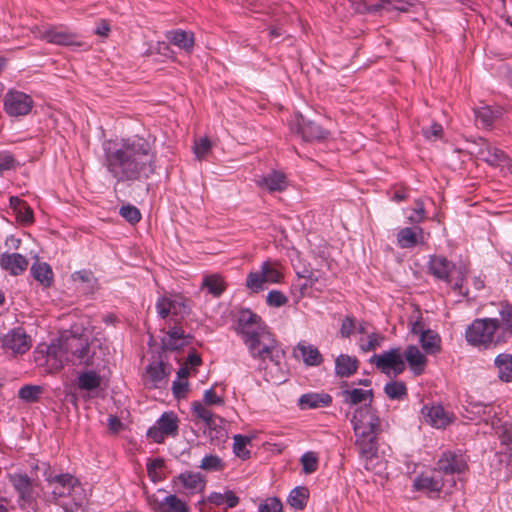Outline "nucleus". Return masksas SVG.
I'll return each mask as SVG.
<instances>
[{
    "instance_id": "1",
    "label": "nucleus",
    "mask_w": 512,
    "mask_h": 512,
    "mask_svg": "<svg viewBox=\"0 0 512 512\" xmlns=\"http://www.w3.org/2000/svg\"><path fill=\"white\" fill-rule=\"evenodd\" d=\"M102 148L103 166L117 183L144 182L156 171L157 152L149 138L133 135L106 140Z\"/></svg>"
},
{
    "instance_id": "2",
    "label": "nucleus",
    "mask_w": 512,
    "mask_h": 512,
    "mask_svg": "<svg viewBox=\"0 0 512 512\" xmlns=\"http://www.w3.org/2000/svg\"><path fill=\"white\" fill-rule=\"evenodd\" d=\"M50 489L47 501L60 506L64 512H84L89 504L91 490H86L80 480L70 473L45 474Z\"/></svg>"
},
{
    "instance_id": "3",
    "label": "nucleus",
    "mask_w": 512,
    "mask_h": 512,
    "mask_svg": "<svg viewBox=\"0 0 512 512\" xmlns=\"http://www.w3.org/2000/svg\"><path fill=\"white\" fill-rule=\"evenodd\" d=\"M351 424L359 457L364 462V467L370 469V462L378 454V438L382 432L378 411L370 404L360 406L354 411Z\"/></svg>"
},
{
    "instance_id": "4",
    "label": "nucleus",
    "mask_w": 512,
    "mask_h": 512,
    "mask_svg": "<svg viewBox=\"0 0 512 512\" xmlns=\"http://www.w3.org/2000/svg\"><path fill=\"white\" fill-rule=\"evenodd\" d=\"M60 352L65 361H78V364L96 369L105 368L110 354L109 345L98 338L91 341L83 335L71 334L62 339Z\"/></svg>"
},
{
    "instance_id": "5",
    "label": "nucleus",
    "mask_w": 512,
    "mask_h": 512,
    "mask_svg": "<svg viewBox=\"0 0 512 512\" xmlns=\"http://www.w3.org/2000/svg\"><path fill=\"white\" fill-rule=\"evenodd\" d=\"M243 340L254 359L262 362L269 359L275 366L280 365L284 351L267 327L244 337Z\"/></svg>"
},
{
    "instance_id": "6",
    "label": "nucleus",
    "mask_w": 512,
    "mask_h": 512,
    "mask_svg": "<svg viewBox=\"0 0 512 512\" xmlns=\"http://www.w3.org/2000/svg\"><path fill=\"white\" fill-rule=\"evenodd\" d=\"M498 329H500V322L497 318L475 319L467 327L465 338L468 344L474 347L497 346L504 343L503 337H495Z\"/></svg>"
},
{
    "instance_id": "7",
    "label": "nucleus",
    "mask_w": 512,
    "mask_h": 512,
    "mask_svg": "<svg viewBox=\"0 0 512 512\" xmlns=\"http://www.w3.org/2000/svg\"><path fill=\"white\" fill-rule=\"evenodd\" d=\"M284 278L278 261H264L258 271L250 272L246 277V287L254 293L264 289L266 283L277 284Z\"/></svg>"
},
{
    "instance_id": "8",
    "label": "nucleus",
    "mask_w": 512,
    "mask_h": 512,
    "mask_svg": "<svg viewBox=\"0 0 512 512\" xmlns=\"http://www.w3.org/2000/svg\"><path fill=\"white\" fill-rule=\"evenodd\" d=\"M156 312L162 319L174 317L175 322L183 319L190 313V306L185 297L179 294L160 296L155 304Z\"/></svg>"
},
{
    "instance_id": "9",
    "label": "nucleus",
    "mask_w": 512,
    "mask_h": 512,
    "mask_svg": "<svg viewBox=\"0 0 512 512\" xmlns=\"http://www.w3.org/2000/svg\"><path fill=\"white\" fill-rule=\"evenodd\" d=\"M370 362L386 375L392 373L394 376H398L403 373L406 368L400 347H393L381 354H374L370 358Z\"/></svg>"
},
{
    "instance_id": "10",
    "label": "nucleus",
    "mask_w": 512,
    "mask_h": 512,
    "mask_svg": "<svg viewBox=\"0 0 512 512\" xmlns=\"http://www.w3.org/2000/svg\"><path fill=\"white\" fill-rule=\"evenodd\" d=\"M3 102L4 111L11 117L26 116L34 106L30 95L14 89L6 92Z\"/></svg>"
},
{
    "instance_id": "11",
    "label": "nucleus",
    "mask_w": 512,
    "mask_h": 512,
    "mask_svg": "<svg viewBox=\"0 0 512 512\" xmlns=\"http://www.w3.org/2000/svg\"><path fill=\"white\" fill-rule=\"evenodd\" d=\"M416 491L425 493L431 499H437L445 486L444 477L435 468L418 475L413 482Z\"/></svg>"
},
{
    "instance_id": "12",
    "label": "nucleus",
    "mask_w": 512,
    "mask_h": 512,
    "mask_svg": "<svg viewBox=\"0 0 512 512\" xmlns=\"http://www.w3.org/2000/svg\"><path fill=\"white\" fill-rule=\"evenodd\" d=\"M179 419L170 411L164 412L156 421V424L147 431V436L155 443H162L167 437H175L178 434Z\"/></svg>"
},
{
    "instance_id": "13",
    "label": "nucleus",
    "mask_w": 512,
    "mask_h": 512,
    "mask_svg": "<svg viewBox=\"0 0 512 512\" xmlns=\"http://www.w3.org/2000/svg\"><path fill=\"white\" fill-rule=\"evenodd\" d=\"M290 130L301 136L305 142L322 141L329 135L326 129L311 120L305 119L301 114L295 116L290 124Z\"/></svg>"
},
{
    "instance_id": "14",
    "label": "nucleus",
    "mask_w": 512,
    "mask_h": 512,
    "mask_svg": "<svg viewBox=\"0 0 512 512\" xmlns=\"http://www.w3.org/2000/svg\"><path fill=\"white\" fill-rule=\"evenodd\" d=\"M434 468L445 477L465 472L468 465L465 456L460 452L445 451L436 462Z\"/></svg>"
},
{
    "instance_id": "15",
    "label": "nucleus",
    "mask_w": 512,
    "mask_h": 512,
    "mask_svg": "<svg viewBox=\"0 0 512 512\" xmlns=\"http://www.w3.org/2000/svg\"><path fill=\"white\" fill-rule=\"evenodd\" d=\"M1 347L13 355L24 354L32 346V340L21 327L10 330L0 338Z\"/></svg>"
},
{
    "instance_id": "16",
    "label": "nucleus",
    "mask_w": 512,
    "mask_h": 512,
    "mask_svg": "<svg viewBox=\"0 0 512 512\" xmlns=\"http://www.w3.org/2000/svg\"><path fill=\"white\" fill-rule=\"evenodd\" d=\"M147 502L154 512H190L187 503L174 494L159 498L156 494L148 495Z\"/></svg>"
},
{
    "instance_id": "17",
    "label": "nucleus",
    "mask_w": 512,
    "mask_h": 512,
    "mask_svg": "<svg viewBox=\"0 0 512 512\" xmlns=\"http://www.w3.org/2000/svg\"><path fill=\"white\" fill-rule=\"evenodd\" d=\"M41 37L48 43L55 45L82 46V43L78 40V35L63 26L48 27L42 31Z\"/></svg>"
},
{
    "instance_id": "18",
    "label": "nucleus",
    "mask_w": 512,
    "mask_h": 512,
    "mask_svg": "<svg viewBox=\"0 0 512 512\" xmlns=\"http://www.w3.org/2000/svg\"><path fill=\"white\" fill-rule=\"evenodd\" d=\"M480 141L482 144L476 154L482 161L494 167H504L508 163V156L504 151L483 138H480Z\"/></svg>"
},
{
    "instance_id": "19",
    "label": "nucleus",
    "mask_w": 512,
    "mask_h": 512,
    "mask_svg": "<svg viewBox=\"0 0 512 512\" xmlns=\"http://www.w3.org/2000/svg\"><path fill=\"white\" fill-rule=\"evenodd\" d=\"M9 479L14 489L19 494L20 500L27 504H31L35 501L33 480L27 474H11Z\"/></svg>"
},
{
    "instance_id": "20",
    "label": "nucleus",
    "mask_w": 512,
    "mask_h": 512,
    "mask_svg": "<svg viewBox=\"0 0 512 512\" xmlns=\"http://www.w3.org/2000/svg\"><path fill=\"white\" fill-rule=\"evenodd\" d=\"M421 414L426 423L437 429H443L451 422V417L441 405H424Z\"/></svg>"
},
{
    "instance_id": "21",
    "label": "nucleus",
    "mask_w": 512,
    "mask_h": 512,
    "mask_svg": "<svg viewBox=\"0 0 512 512\" xmlns=\"http://www.w3.org/2000/svg\"><path fill=\"white\" fill-rule=\"evenodd\" d=\"M455 264L443 256H432L428 263L429 272L438 280L446 283L451 282V272Z\"/></svg>"
},
{
    "instance_id": "22",
    "label": "nucleus",
    "mask_w": 512,
    "mask_h": 512,
    "mask_svg": "<svg viewBox=\"0 0 512 512\" xmlns=\"http://www.w3.org/2000/svg\"><path fill=\"white\" fill-rule=\"evenodd\" d=\"M165 37L170 44L178 47L180 50H183L187 54H191L193 52L195 46V36L192 31L173 29L167 31Z\"/></svg>"
},
{
    "instance_id": "23",
    "label": "nucleus",
    "mask_w": 512,
    "mask_h": 512,
    "mask_svg": "<svg viewBox=\"0 0 512 512\" xmlns=\"http://www.w3.org/2000/svg\"><path fill=\"white\" fill-rule=\"evenodd\" d=\"M28 259L20 253H3L0 256V267L13 276L21 275L28 267Z\"/></svg>"
},
{
    "instance_id": "24",
    "label": "nucleus",
    "mask_w": 512,
    "mask_h": 512,
    "mask_svg": "<svg viewBox=\"0 0 512 512\" xmlns=\"http://www.w3.org/2000/svg\"><path fill=\"white\" fill-rule=\"evenodd\" d=\"M190 338L191 336L186 335L181 326L174 325L162 339V345L164 349L174 351L187 345Z\"/></svg>"
},
{
    "instance_id": "25",
    "label": "nucleus",
    "mask_w": 512,
    "mask_h": 512,
    "mask_svg": "<svg viewBox=\"0 0 512 512\" xmlns=\"http://www.w3.org/2000/svg\"><path fill=\"white\" fill-rule=\"evenodd\" d=\"M267 326L262 322L261 317L250 310L242 311L239 317V330L243 338L266 328Z\"/></svg>"
},
{
    "instance_id": "26",
    "label": "nucleus",
    "mask_w": 512,
    "mask_h": 512,
    "mask_svg": "<svg viewBox=\"0 0 512 512\" xmlns=\"http://www.w3.org/2000/svg\"><path fill=\"white\" fill-rule=\"evenodd\" d=\"M402 354L415 375L418 376L424 372L427 358L417 346L409 345Z\"/></svg>"
},
{
    "instance_id": "27",
    "label": "nucleus",
    "mask_w": 512,
    "mask_h": 512,
    "mask_svg": "<svg viewBox=\"0 0 512 512\" xmlns=\"http://www.w3.org/2000/svg\"><path fill=\"white\" fill-rule=\"evenodd\" d=\"M294 352L299 353L303 362L307 366H319L323 363V357L319 349L306 341H300L296 345Z\"/></svg>"
},
{
    "instance_id": "28",
    "label": "nucleus",
    "mask_w": 512,
    "mask_h": 512,
    "mask_svg": "<svg viewBox=\"0 0 512 512\" xmlns=\"http://www.w3.org/2000/svg\"><path fill=\"white\" fill-rule=\"evenodd\" d=\"M359 367V360L355 356L340 354L335 359V374L340 378L354 375Z\"/></svg>"
},
{
    "instance_id": "29",
    "label": "nucleus",
    "mask_w": 512,
    "mask_h": 512,
    "mask_svg": "<svg viewBox=\"0 0 512 512\" xmlns=\"http://www.w3.org/2000/svg\"><path fill=\"white\" fill-rule=\"evenodd\" d=\"M332 397L328 393H306L299 398L302 409H317L330 406Z\"/></svg>"
},
{
    "instance_id": "30",
    "label": "nucleus",
    "mask_w": 512,
    "mask_h": 512,
    "mask_svg": "<svg viewBox=\"0 0 512 512\" xmlns=\"http://www.w3.org/2000/svg\"><path fill=\"white\" fill-rule=\"evenodd\" d=\"M100 369H92L80 372L77 376V387L80 390L92 391L101 386L102 377L99 374Z\"/></svg>"
},
{
    "instance_id": "31",
    "label": "nucleus",
    "mask_w": 512,
    "mask_h": 512,
    "mask_svg": "<svg viewBox=\"0 0 512 512\" xmlns=\"http://www.w3.org/2000/svg\"><path fill=\"white\" fill-rule=\"evenodd\" d=\"M423 238V229L415 227L414 229L405 227L399 230L397 234V243L399 247L408 249L416 246L419 239Z\"/></svg>"
},
{
    "instance_id": "32",
    "label": "nucleus",
    "mask_w": 512,
    "mask_h": 512,
    "mask_svg": "<svg viewBox=\"0 0 512 512\" xmlns=\"http://www.w3.org/2000/svg\"><path fill=\"white\" fill-rule=\"evenodd\" d=\"M498 370V378L504 383L512 382V354L500 353L494 359Z\"/></svg>"
},
{
    "instance_id": "33",
    "label": "nucleus",
    "mask_w": 512,
    "mask_h": 512,
    "mask_svg": "<svg viewBox=\"0 0 512 512\" xmlns=\"http://www.w3.org/2000/svg\"><path fill=\"white\" fill-rule=\"evenodd\" d=\"M30 273L43 287H50L53 282V271L46 262H35L30 268Z\"/></svg>"
},
{
    "instance_id": "34",
    "label": "nucleus",
    "mask_w": 512,
    "mask_h": 512,
    "mask_svg": "<svg viewBox=\"0 0 512 512\" xmlns=\"http://www.w3.org/2000/svg\"><path fill=\"white\" fill-rule=\"evenodd\" d=\"M191 412L194 419L203 422L207 428L212 429L215 426V415L201 401L191 403Z\"/></svg>"
},
{
    "instance_id": "35",
    "label": "nucleus",
    "mask_w": 512,
    "mask_h": 512,
    "mask_svg": "<svg viewBox=\"0 0 512 512\" xmlns=\"http://www.w3.org/2000/svg\"><path fill=\"white\" fill-rule=\"evenodd\" d=\"M259 185L266 187L271 192H281L287 187L286 176L281 172L273 171L264 176L259 181Z\"/></svg>"
},
{
    "instance_id": "36",
    "label": "nucleus",
    "mask_w": 512,
    "mask_h": 512,
    "mask_svg": "<svg viewBox=\"0 0 512 512\" xmlns=\"http://www.w3.org/2000/svg\"><path fill=\"white\" fill-rule=\"evenodd\" d=\"M341 396L345 404L353 406L366 401L367 398L371 399L373 391L360 388L346 389L341 392Z\"/></svg>"
},
{
    "instance_id": "37",
    "label": "nucleus",
    "mask_w": 512,
    "mask_h": 512,
    "mask_svg": "<svg viewBox=\"0 0 512 512\" xmlns=\"http://www.w3.org/2000/svg\"><path fill=\"white\" fill-rule=\"evenodd\" d=\"M477 125L483 129H490L498 117V112L492 110L489 106L479 107L474 110Z\"/></svg>"
},
{
    "instance_id": "38",
    "label": "nucleus",
    "mask_w": 512,
    "mask_h": 512,
    "mask_svg": "<svg viewBox=\"0 0 512 512\" xmlns=\"http://www.w3.org/2000/svg\"><path fill=\"white\" fill-rule=\"evenodd\" d=\"M178 479L183 487L188 489L191 493L202 490L205 486V482L199 473L184 472L178 476Z\"/></svg>"
},
{
    "instance_id": "39",
    "label": "nucleus",
    "mask_w": 512,
    "mask_h": 512,
    "mask_svg": "<svg viewBox=\"0 0 512 512\" xmlns=\"http://www.w3.org/2000/svg\"><path fill=\"white\" fill-rule=\"evenodd\" d=\"M420 343L427 353L435 354L440 351V337L430 329L422 332V335L420 336Z\"/></svg>"
},
{
    "instance_id": "40",
    "label": "nucleus",
    "mask_w": 512,
    "mask_h": 512,
    "mask_svg": "<svg viewBox=\"0 0 512 512\" xmlns=\"http://www.w3.org/2000/svg\"><path fill=\"white\" fill-rule=\"evenodd\" d=\"M308 497L309 492L306 487H295L288 496V503L294 509L302 510L307 504Z\"/></svg>"
},
{
    "instance_id": "41",
    "label": "nucleus",
    "mask_w": 512,
    "mask_h": 512,
    "mask_svg": "<svg viewBox=\"0 0 512 512\" xmlns=\"http://www.w3.org/2000/svg\"><path fill=\"white\" fill-rule=\"evenodd\" d=\"M384 392L391 400H403L407 396V388L402 381L388 382L384 387Z\"/></svg>"
},
{
    "instance_id": "42",
    "label": "nucleus",
    "mask_w": 512,
    "mask_h": 512,
    "mask_svg": "<svg viewBox=\"0 0 512 512\" xmlns=\"http://www.w3.org/2000/svg\"><path fill=\"white\" fill-rule=\"evenodd\" d=\"M202 286L214 297H219L225 290L223 280L218 275H209L203 279Z\"/></svg>"
},
{
    "instance_id": "43",
    "label": "nucleus",
    "mask_w": 512,
    "mask_h": 512,
    "mask_svg": "<svg viewBox=\"0 0 512 512\" xmlns=\"http://www.w3.org/2000/svg\"><path fill=\"white\" fill-rule=\"evenodd\" d=\"M43 388L38 385H24L18 391V397L26 403H35L39 400Z\"/></svg>"
},
{
    "instance_id": "44",
    "label": "nucleus",
    "mask_w": 512,
    "mask_h": 512,
    "mask_svg": "<svg viewBox=\"0 0 512 512\" xmlns=\"http://www.w3.org/2000/svg\"><path fill=\"white\" fill-rule=\"evenodd\" d=\"M500 328L512 335V304L503 302L500 304Z\"/></svg>"
},
{
    "instance_id": "45",
    "label": "nucleus",
    "mask_w": 512,
    "mask_h": 512,
    "mask_svg": "<svg viewBox=\"0 0 512 512\" xmlns=\"http://www.w3.org/2000/svg\"><path fill=\"white\" fill-rule=\"evenodd\" d=\"M147 375L154 386H158L167 377V372L163 362L152 363L147 367Z\"/></svg>"
},
{
    "instance_id": "46",
    "label": "nucleus",
    "mask_w": 512,
    "mask_h": 512,
    "mask_svg": "<svg viewBox=\"0 0 512 512\" xmlns=\"http://www.w3.org/2000/svg\"><path fill=\"white\" fill-rule=\"evenodd\" d=\"M233 452L235 455L243 460L250 457V451L246 448L247 444L250 443V438L241 434H236L233 437Z\"/></svg>"
},
{
    "instance_id": "47",
    "label": "nucleus",
    "mask_w": 512,
    "mask_h": 512,
    "mask_svg": "<svg viewBox=\"0 0 512 512\" xmlns=\"http://www.w3.org/2000/svg\"><path fill=\"white\" fill-rule=\"evenodd\" d=\"M199 467L205 471L218 472L224 469L225 464L222 459L216 455H206L203 457Z\"/></svg>"
},
{
    "instance_id": "48",
    "label": "nucleus",
    "mask_w": 512,
    "mask_h": 512,
    "mask_svg": "<svg viewBox=\"0 0 512 512\" xmlns=\"http://www.w3.org/2000/svg\"><path fill=\"white\" fill-rule=\"evenodd\" d=\"M300 461L305 474H312L318 469V456L313 451L304 453Z\"/></svg>"
},
{
    "instance_id": "49",
    "label": "nucleus",
    "mask_w": 512,
    "mask_h": 512,
    "mask_svg": "<svg viewBox=\"0 0 512 512\" xmlns=\"http://www.w3.org/2000/svg\"><path fill=\"white\" fill-rule=\"evenodd\" d=\"M469 405L471 412L478 414L485 421L496 414L491 403L471 402Z\"/></svg>"
},
{
    "instance_id": "50",
    "label": "nucleus",
    "mask_w": 512,
    "mask_h": 512,
    "mask_svg": "<svg viewBox=\"0 0 512 512\" xmlns=\"http://www.w3.org/2000/svg\"><path fill=\"white\" fill-rule=\"evenodd\" d=\"M258 512H283V505L277 497H269L258 506Z\"/></svg>"
},
{
    "instance_id": "51",
    "label": "nucleus",
    "mask_w": 512,
    "mask_h": 512,
    "mask_svg": "<svg viewBox=\"0 0 512 512\" xmlns=\"http://www.w3.org/2000/svg\"><path fill=\"white\" fill-rule=\"evenodd\" d=\"M266 303L270 307L279 308L288 303V297L280 290H271L266 296Z\"/></svg>"
},
{
    "instance_id": "52",
    "label": "nucleus",
    "mask_w": 512,
    "mask_h": 512,
    "mask_svg": "<svg viewBox=\"0 0 512 512\" xmlns=\"http://www.w3.org/2000/svg\"><path fill=\"white\" fill-rule=\"evenodd\" d=\"M425 219V208L424 203L421 199H417L414 202V207L411 209V213L408 216V220L411 224H419Z\"/></svg>"
},
{
    "instance_id": "53",
    "label": "nucleus",
    "mask_w": 512,
    "mask_h": 512,
    "mask_svg": "<svg viewBox=\"0 0 512 512\" xmlns=\"http://www.w3.org/2000/svg\"><path fill=\"white\" fill-rule=\"evenodd\" d=\"M119 214L131 224H136L141 220V213L139 209L132 205L121 207Z\"/></svg>"
},
{
    "instance_id": "54",
    "label": "nucleus",
    "mask_w": 512,
    "mask_h": 512,
    "mask_svg": "<svg viewBox=\"0 0 512 512\" xmlns=\"http://www.w3.org/2000/svg\"><path fill=\"white\" fill-rule=\"evenodd\" d=\"M164 467V460L162 458H155L151 460L149 463H147V473L149 478L153 482H157L161 480V476L159 475V472Z\"/></svg>"
},
{
    "instance_id": "55",
    "label": "nucleus",
    "mask_w": 512,
    "mask_h": 512,
    "mask_svg": "<svg viewBox=\"0 0 512 512\" xmlns=\"http://www.w3.org/2000/svg\"><path fill=\"white\" fill-rule=\"evenodd\" d=\"M73 280L74 281H81L83 283H87V288L89 290H93L95 288V285H96V278L94 277V274L89 271V270H81V271H76L73 275Z\"/></svg>"
},
{
    "instance_id": "56",
    "label": "nucleus",
    "mask_w": 512,
    "mask_h": 512,
    "mask_svg": "<svg viewBox=\"0 0 512 512\" xmlns=\"http://www.w3.org/2000/svg\"><path fill=\"white\" fill-rule=\"evenodd\" d=\"M348 2L353 6L354 11L357 13H365V12L376 13V12L380 11L382 9V7H384V3H385V2H380L378 4L368 5L366 2L353 3L350 0Z\"/></svg>"
},
{
    "instance_id": "57",
    "label": "nucleus",
    "mask_w": 512,
    "mask_h": 512,
    "mask_svg": "<svg viewBox=\"0 0 512 512\" xmlns=\"http://www.w3.org/2000/svg\"><path fill=\"white\" fill-rule=\"evenodd\" d=\"M17 219L23 225H31L34 222V214L32 208L25 202L21 209L17 212Z\"/></svg>"
},
{
    "instance_id": "58",
    "label": "nucleus",
    "mask_w": 512,
    "mask_h": 512,
    "mask_svg": "<svg viewBox=\"0 0 512 512\" xmlns=\"http://www.w3.org/2000/svg\"><path fill=\"white\" fill-rule=\"evenodd\" d=\"M189 390V383L187 380L176 379L172 383V392L175 398H185Z\"/></svg>"
},
{
    "instance_id": "59",
    "label": "nucleus",
    "mask_w": 512,
    "mask_h": 512,
    "mask_svg": "<svg viewBox=\"0 0 512 512\" xmlns=\"http://www.w3.org/2000/svg\"><path fill=\"white\" fill-rule=\"evenodd\" d=\"M381 2H385L382 9L396 10L400 12H407L411 6V3L407 0H382Z\"/></svg>"
},
{
    "instance_id": "60",
    "label": "nucleus",
    "mask_w": 512,
    "mask_h": 512,
    "mask_svg": "<svg viewBox=\"0 0 512 512\" xmlns=\"http://www.w3.org/2000/svg\"><path fill=\"white\" fill-rule=\"evenodd\" d=\"M355 330H356L355 318L352 316H346L342 320V324H341V328H340L341 337L348 338L354 333Z\"/></svg>"
},
{
    "instance_id": "61",
    "label": "nucleus",
    "mask_w": 512,
    "mask_h": 512,
    "mask_svg": "<svg viewBox=\"0 0 512 512\" xmlns=\"http://www.w3.org/2000/svg\"><path fill=\"white\" fill-rule=\"evenodd\" d=\"M202 403L205 405L221 406L224 404V399L216 394L214 387H211L204 392Z\"/></svg>"
},
{
    "instance_id": "62",
    "label": "nucleus",
    "mask_w": 512,
    "mask_h": 512,
    "mask_svg": "<svg viewBox=\"0 0 512 512\" xmlns=\"http://www.w3.org/2000/svg\"><path fill=\"white\" fill-rule=\"evenodd\" d=\"M16 160L8 151L0 152V173L15 167Z\"/></svg>"
},
{
    "instance_id": "63",
    "label": "nucleus",
    "mask_w": 512,
    "mask_h": 512,
    "mask_svg": "<svg viewBox=\"0 0 512 512\" xmlns=\"http://www.w3.org/2000/svg\"><path fill=\"white\" fill-rule=\"evenodd\" d=\"M211 143L207 138H201L194 145V153L198 159L203 158L210 150Z\"/></svg>"
},
{
    "instance_id": "64",
    "label": "nucleus",
    "mask_w": 512,
    "mask_h": 512,
    "mask_svg": "<svg viewBox=\"0 0 512 512\" xmlns=\"http://www.w3.org/2000/svg\"><path fill=\"white\" fill-rule=\"evenodd\" d=\"M423 135L428 140H436L442 136L443 128L438 123H433L429 128L422 129Z\"/></svg>"
}]
</instances>
